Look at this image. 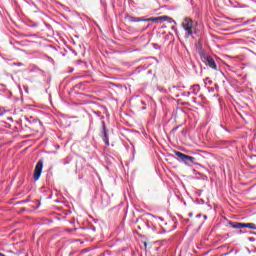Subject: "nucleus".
I'll list each match as a JSON object with an SVG mask.
<instances>
[{
  "label": "nucleus",
  "instance_id": "f257e3e1",
  "mask_svg": "<svg viewBox=\"0 0 256 256\" xmlns=\"http://www.w3.org/2000/svg\"><path fill=\"white\" fill-rule=\"evenodd\" d=\"M126 19H128L130 23H141V21L152 22V23H163L167 21L168 23H175V20L169 16L145 18V17H135L131 15H126Z\"/></svg>",
  "mask_w": 256,
  "mask_h": 256
},
{
  "label": "nucleus",
  "instance_id": "f03ea898",
  "mask_svg": "<svg viewBox=\"0 0 256 256\" xmlns=\"http://www.w3.org/2000/svg\"><path fill=\"white\" fill-rule=\"evenodd\" d=\"M175 155H176V159L177 161H179L180 163H184L185 165H188L189 167H191V165H195L197 163V159L193 156H189L187 154H183L182 152L179 151H174Z\"/></svg>",
  "mask_w": 256,
  "mask_h": 256
},
{
  "label": "nucleus",
  "instance_id": "7ed1b4c3",
  "mask_svg": "<svg viewBox=\"0 0 256 256\" xmlns=\"http://www.w3.org/2000/svg\"><path fill=\"white\" fill-rule=\"evenodd\" d=\"M182 27L186 31V37H191L195 33V28H193V19L186 17L182 22Z\"/></svg>",
  "mask_w": 256,
  "mask_h": 256
},
{
  "label": "nucleus",
  "instance_id": "20e7f679",
  "mask_svg": "<svg viewBox=\"0 0 256 256\" xmlns=\"http://www.w3.org/2000/svg\"><path fill=\"white\" fill-rule=\"evenodd\" d=\"M228 225L230 227H232V229H245L248 228V229H253L254 231H256V225L253 224V223H242V222H232L230 221L228 223Z\"/></svg>",
  "mask_w": 256,
  "mask_h": 256
},
{
  "label": "nucleus",
  "instance_id": "39448f33",
  "mask_svg": "<svg viewBox=\"0 0 256 256\" xmlns=\"http://www.w3.org/2000/svg\"><path fill=\"white\" fill-rule=\"evenodd\" d=\"M201 59L205 65L210 67V69L217 71V63H215V59H213V57H211L209 54H204L201 56Z\"/></svg>",
  "mask_w": 256,
  "mask_h": 256
},
{
  "label": "nucleus",
  "instance_id": "423d86ee",
  "mask_svg": "<svg viewBox=\"0 0 256 256\" xmlns=\"http://www.w3.org/2000/svg\"><path fill=\"white\" fill-rule=\"evenodd\" d=\"M41 173H43V160H39L34 169V181H39L41 177Z\"/></svg>",
  "mask_w": 256,
  "mask_h": 256
},
{
  "label": "nucleus",
  "instance_id": "0eeeda50",
  "mask_svg": "<svg viewBox=\"0 0 256 256\" xmlns=\"http://www.w3.org/2000/svg\"><path fill=\"white\" fill-rule=\"evenodd\" d=\"M102 131L100 137H102V141L105 143L107 147H109V131L107 130V126L105 125V121H102Z\"/></svg>",
  "mask_w": 256,
  "mask_h": 256
},
{
  "label": "nucleus",
  "instance_id": "6e6552de",
  "mask_svg": "<svg viewBox=\"0 0 256 256\" xmlns=\"http://www.w3.org/2000/svg\"><path fill=\"white\" fill-rule=\"evenodd\" d=\"M200 91H201V86H199V84H195L190 88V93L192 95H197Z\"/></svg>",
  "mask_w": 256,
  "mask_h": 256
},
{
  "label": "nucleus",
  "instance_id": "1a4fd4ad",
  "mask_svg": "<svg viewBox=\"0 0 256 256\" xmlns=\"http://www.w3.org/2000/svg\"><path fill=\"white\" fill-rule=\"evenodd\" d=\"M172 89H176V91H183V89H185V86H172Z\"/></svg>",
  "mask_w": 256,
  "mask_h": 256
},
{
  "label": "nucleus",
  "instance_id": "9d476101",
  "mask_svg": "<svg viewBox=\"0 0 256 256\" xmlns=\"http://www.w3.org/2000/svg\"><path fill=\"white\" fill-rule=\"evenodd\" d=\"M148 217H149L150 219H160V221H163V217H156V216L153 215V214H148Z\"/></svg>",
  "mask_w": 256,
  "mask_h": 256
},
{
  "label": "nucleus",
  "instance_id": "9b49d317",
  "mask_svg": "<svg viewBox=\"0 0 256 256\" xmlns=\"http://www.w3.org/2000/svg\"><path fill=\"white\" fill-rule=\"evenodd\" d=\"M151 64H144V65H141V66H139L138 67V69H149V66H150Z\"/></svg>",
  "mask_w": 256,
  "mask_h": 256
},
{
  "label": "nucleus",
  "instance_id": "f8f14e48",
  "mask_svg": "<svg viewBox=\"0 0 256 256\" xmlns=\"http://www.w3.org/2000/svg\"><path fill=\"white\" fill-rule=\"evenodd\" d=\"M100 3L104 9H107V2L105 0H100Z\"/></svg>",
  "mask_w": 256,
  "mask_h": 256
},
{
  "label": "nucleus",
  "instance_id": "ddd939ff",
  "mask_svg": "<svg viewBox=\"0 0 256 256\" xmlns=\"http://www.w3.org/2000/svg\"><path fill=\"white\" fill-rule=\"evenodd\" d=\"M204 81H205V85H207V83L208 85H213V80H209V78H206Z\"/></svg>",
  "mask_w": 256,
  "mask_h": 256
},
{
  "label": "nucleus",
  "instance_id": "4468645a",
  "mask_svg": "<svg viewBox=\"0 0 256 256\" xmlns=\"http://www.w3.org/2000/svg\"><path fill=\"white\" fill-rule=\"evenodd\" d=\"M208 93H215V88L214 87H207Z\"/></svg>",
  "mask_w": 256,
  "mask_h": 256
},
{
  "label": "nucleus",
  "instance_id": "2eb2a0df",
  "mask_svg": "<svg viewBox=\"0 0 256 256\" xmlns=\"http://www.w3.org/2000/svg\"><path fill=\"white\" fill-rule=\"evenodd\" d=\"M214 91L219 93V84H214Z\"/></svg>",
  "mask_w": 256,
  "mask_h": 256
},
{
  "label": "nucleus",
  "instance_id": "dca6fc26",
  "mask_svg": "<svg viewBox=\"0 0 256 256\" xmlns=\"http://www.w3.org/2000/svg\"><path fill=\"white\" fill-rule=\"evenodd\" d=\"M95 115H97V117H101V119H105V116H101V112L100 111H96Z\"/></svg>",
  "mask_w": 256,
  "mask_h": 256
},
{
  "label": "nucleus",
  "instance_id": "f3484780",
  "mask_svg": "<svg viewBox=\"0 0 256 256\" xmlns=\"http://www.w3.org/2000/svg\"><path fill=\"white\" fill-rule=\"evenodd\" d=\"M182 95H184L185 97H190L192 94L191 92H184Z\"/></svg>",
  "mask_w": 256,
  "mask_h": 256
},
{
  "label": "nucleus",
  "instance_id": "a211bd4d",
  "mask_svg": "<svg viewBox=\"0 0 256 256\" xmlns=\"http://www.w3.org/2000/svg\"><path fill=\"white\" fill-rule=\"evenodd\" d=\"M177 129H179V126H176L172 129V132L175 133L177 131Z\"/></svg>",
  "mask_w": 256,
  "mask_h": 256
},
{
  "label": "nucleus",
  "instance_id": "6ab92c4d",
  "mask_svg": "<svg viewBox=\"0 0 256 256\" xmlns=\"http://www.w3.org/2000/svg\"><path fill=\"white\" fill-rule=\"evenodd\" d=\"M61 7H62L63 9H65L66 11H69V7H66L65 5H61Z\"/></svg>",
  "mask_w": 256,
  "mask_h": 256
},
{
  "label": "nucleus",
  "instance_id": "aec40b11",
  "mask_svg": "<svg viewBox=\"0 0 256 256\" xmlns=\"http://www.w3.org/2000/svg\"><path fill=\"white\" fill-rule=\"evenodd\" d=\"M222 129H225L226 131L229 132V129L225 128L223 125H221Z\"/></svg>",
  "mask_w": 256,
  "mask_h": 256
},
{
  "label": "nucleus",
  "instance_id": "412c9836",
  "mask_svg": "<svg viewBox=\"0 0 256 256\" xmlns=\"http://www.w3.org/2000/svg\"><path fill=\"white\" fill-rule=\"evenodd\" d=\"M17 65H18V67H21V65H23V64L22 63H18Z\"/></svg>",
  "mask_w": 256,
  "mask_h": 256
},
{
  "label": "nucleus",
  "instance_id": "4be33fe9",
  "mask_svg": "<svg viewBox=\"0 0 256 256\" xmlns=\"http://www.w3.org/2000/svg\"><path fill=\"white\" fill-rule=\"evenodd\" d=\"M145 109H147V107H142V110L145 111Z\"/></svg>",
  "mask_w": 256,
  "mask_h": 256
},
{
  "label": "nucleus",
  "instance_id": "5701e85b",
  "mask_svg": "<svg viewBox=\"0 0 256 256\" xmlns=\"http://www.w3.org/2000/svg\"><path fill=\"white\" fill-rule=\"evenodd\" d=\"M142 105H145V101H141Z\"/></svg>",
  "mask_w": 256,
  "mask_h": 256
},
{
  "label": "nucleus",
  "instance_id": "b1692460",
  "mask_svg": "<svg viewBox=\"0 0 256 256\" xmlns=\"http://www.w3.org/2000/svg\"><path fill=\"white\" fill-rule=\"evenodd\" d=\"M171 29L175 30V26H172Z\"/></svg>",
  "mask_w": 256,
  "mask_h": 256
},
{
  "label": "nucleus",
  "instance_id": "393cba45",
  "mask_svg": "<svg viewBox=\"0 0 256 256\" xmlns=\"http://www.w3.org/2000/svg\"><path fill=\"white\" fill-rule=\"evenodd\" d=\"M3 115V113H0V116Z\"/></svg>",
  "mask_w": 256,
  "mask_h": 256
}]
</instances>
